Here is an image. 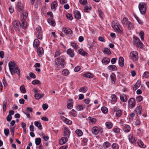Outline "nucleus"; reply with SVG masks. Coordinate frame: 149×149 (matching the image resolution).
Returning <instances> with one entry per match:
<instances>
[{
	"instance_id": "obj_1",
	"label": "nucleus",
	"mask_w": 149,
	"mask_h": 149,
	"mask_svg": "<svg viewBox=\"0 0 149 149\" xmlns=\"http://www.w3.org/2000/svg\"><path fill=\"white\" fill-rule=\"evenodd\" d=\"M9 70L12 75L16 73L18 76L20 74V70L14 61H11L8 63Z\"/></svg>"
},
{
	"instance_id": "obj_2",
	"label": "nucleus",
	"mask_w": 149,
	"mask_h": 149,
	"mask_svg": "<svg viewBox=\"0 0 149 149\" xmlns=\"http://www.w3.org/2000/svg\"><path fill=\"white\" fill-rule=\"evenodd\" d=\"M65 58L64 56H61L60 57L55 59V65L56 68H63L64 67V65L65 64Z\"/></svg>"
},
{
	"instance_id": "obj_3",
	"label": "nucleus",
	"mask_w": 149,
	"mask_h": 149,
	"mask_svg": "<svg viewBox=\"0 0 149 149\" xmlns=\"http://www.w3.org/2000/svg\"><path fill=\"white\" fill-rule=\"evenodd\" d=\"M139 8L141 13L142 14H145L146 11V4L145 3H140L139 5Z\"/></svg>"
},
{
	"instance_id": "obj_4",
	"label": "nucleus",
	"mask_w": 149,
	"mask_h": 149,
	"mask_svg": "<svg viewBox=\"0 0 149 149\" xmlns=\"http://www.w3.org/2000/svg\"><path fill=\"white\" fill-rule=\"evenodd\" d=\"M92 133L93 134L96 135L98 134L99 132L102 133L103 132L102 129L100 127H98L97 126L93 127L91 129Z\"/></svg>"
},
{
	"instance_id": "obj_5",
	"label": "nucleus",
	"mask_w": 149,
	"mask_h": 149,
	"mask_svg": "<svg viewBox=\"0 0 149 149\" xmlns=\"http://www.w3.org/2000/svg\"><path fill=\"white\" fill-rule=\"evenodd\" d=\"M13 29H15L16 31H20L21 29L20 26V22L18 21H15L12 23Z\"/></svg>"
},
{
	"instance_id": "obj_6",
	"label": "nucleus",
	"mask_w": 149,
	"mask_h": 149,
	"mask_svg": "<svg viewBox=\"0 0 149 149\" xmlns=\"http://www.w3.org/2000/svg\"><path fill=\"white\" fill-rule=\"evenodd\" d=\"M134 44L137 47L141 48L142 47L143 43L140 41V40L136 37H134Z\"/></svg>"
},
{
	"instance_id": "obj_7",
	"label": "nucleus",
	"mask_w": 149,
	"mask_h": 149,
	"mask_svg": "<svg viewBox=\"0 0 149 149\" xmlns=\"http://www.w3.org/2000/svg\"><path fill=\"white\" fill-rule=\"evenodd\" d=\"M130 58L133 61H136L138 59L137 53L136 51H132L130 54Z\"/></svg>"
},
{
	"instance_id": "obj_8",
	"label": "nucleus",
	"mask_w": 149,
	"mask_h": 149,
	"mask_svg": "<svg viewBox=\"0 0 149 149\" xmlns=\"http://www.w3.org/2000/svg\"><path fill=\"white\" fill-rule=\"evenodd\" d=\"M128 103L129 107L133 108L135 105V100L133 98H130L128 101Z\"/></svg>"
},
{
	"instance_id": "obj_9",
	"label": "nucleus",
	"mask_w": 149,
	"mask_h": 149,
	"mask_svg": "<svg viewBox=\"0 0 149 149\" xmlns=\"http://www.w3.org/2000/svg\"><path fill=\"white\" fill-rule=\"evenodd\" d=\"M21 23H20V26L23 29H25L27 27V22L24 20H21Z\"/></svg>"
},
{
	"instance_id": "obj_10",
	"label": "nucleus",
	"mask_w": 149,
	"mask_h": 149,
	"mask_svg": "<svg viewBox=\"0 0 149 149\" xmlns=\"http://www.w3.org/2000/svg\"><path fill=\"white\" fill-rule=\"evenodd\" d=\"M16 6L18 11L19 12H22L23 9L22 4L20 2H18L17 3Z\"/></svg>"
},
{
	"instance_id": "obj_11",
	"label": "nucleus",
	"mask_w": 149,
	"mask_h": 149,
	"mask_svg": "<svg viewBox=\"0 0 149 149\" xmlns=\"http://www.w3.org/2000/svg\"><path fill=\"white\" fill-rule=\"evenodd\" d=\"M64 33L68 35H70L72 34V30L68 28H64L63 29Z\"/></svg>"
},
{
	"instance_id": "obj_12",
	"label": "nucleus",
	"mask_w": 149,
	"mask_h": 149,
	"mask_svg": "<svg viewBox=\"0 0 149 149\" xmlns=\"http://www.w3.org/2000/svg\"><path fill=\"white\" fill-rule=\"evenodd\" d=\"M68 138L66 137H62L59 140V143L61 145H63L66 143L68 141Z\"/></svg>"
},
{
	"instance_id": "obj_13",
	"label": "nucleus",
	"mask_w": 149,
	"mask_h": 149,
	"mask_svg": "<svg viewBox=\"0 0 149 149\" xmlns=\"http://www.w3.org/2000/svg\"><path fill=\"white\" fill-rule=\"evenodd\" d=\"M64 135L65 137L68 138L70 134V131L69 129L66 127H65L64 129Z\"/></svg>"
},
{
	"instance_id": "obj_14",
	"label": "nucleus",
	"mask_w": 149,
	"mask_h": 149,
	"mask_svg": "<svg viewBox=\"0 0 149 149\" xmlns=\"http://www.w3.org/2000/svg\"><path fill=\"white\" fill-rule=\"evenodd\" d=\"M117 108L116 107L114 108L113 110L114 111H116V116L117 117H119L122 114V112L120 110H116Z\"/></svg>"
},
{
	"instance_id": "obj_15",
	"label": "nucleus",
	"mask_w": 149,
	"mask_h": 149,
	"mask_svg": "<svg viewBox=\"0 0 149 149\" xmlns=\"http://www.w3.org/2000/svg\"><path fill=\"white\" fill-rule=\"evenodd\" d=\"M28 16V13L26 10H24L22 13V15H21V19L25 20L27 17Z\"/></svg>"
},
{
	"instance_id": "obj_16",
	"label": "nucleus",
	"mask_w": 149,
	"mask_h": 149,
	"mask_svg": "<svg viewBox=\"0 0 149 149\" xmlns=\"http://www.w3.org/2000/svg\"><path fill=\"white\" fill-rule=\"evenodd\" d=\"M73 106V101L72 99L69 100L68 101V104L67 105V107L68 109H70Z\"/></svg>"
},
{
	"instance_id": "obj_17",
	"label": "nucleus",
	"mask_w": 149,
	"mask_h": 149,
	"mask_svg": "<svg viewBox=\"0 0 149 149\" xmlns=\"http://www.w3.org/2000/svg\"><path fill=\"white\" fill-rule=\"evenodd\" d=\"M74 15L75 18L77 19H79L81 18L80 13L77 10H76L74 12Z\"/></svg>"
},
{
	"instance_id": "obj_18",
	"label": "nucleus",
	"mask_w": 149,
	"mask_h": 149,
	"mask_svg": "<svg viewBox=\"0 0 149 149\" xmlns=\"http://www.w3.org/2000/svg\"><path fill=\"white\" fill-rule=\"evenodd\" d=\"M67 54L69 55L70 57H73L74 55V50H72L71 49H69L67 50Z\"/></svg>"
},
{
	"instance_id": "obj_19",
	"label": "nucleus",
	"mask_w": 149,
	"mask_h": 149,
	"mask_svg": "<svg viewBox=\"0 0 149 149\" xmlns=\"http://www.w3.org/2000/svg\"><path fill=\"white\" fill-rule=\"evenodd\" d=\"M37 52L38 55L40 56H42V54L44 53V51L42 48L39 47L37 49Z\"/></svg>"
},
{
	"instance_id": "obj_20",
	"label": "nucleus",
	"mask_w": 149,
	"mask_h": 149,
	"mask_svg": "<svg viewBox=\"0 0 149 149\" xmlns=\"http://www.w3.org/2000/svg\"><path fill=\"white\" fill-rule=\"evenodd\" d=\"M88 120H89V123L90 124H94L96 122V120L95 118L89 117H88Z\"/></svg>"
},
{
	"instance_id": "obj_21",
	"label": "nucleus",
	"mask_w": 149,
	"mask_h": 149,
	"mask_svg": "<svg viewBox=\"0 0 149 149\" xmlns=\"http://www.w3.org/2000/svg\"><path fill=\"white\" fill-rule=\"evenodd\" d=\"M111 82L112 84L115 83L116 81V75L114 73H112L110 76Z\"/></svg>"
},
{
	"instance_id": "obj_22",
	"label": "nucleus",
	"mask_w": 149,
	"mask_h": 149,
	"mask_svg": "<svg viewBox=\"0 0 149 149\" xmlns=\"http://www.w3.org/2000/svg\"><path fill=\"white\" fill-rule=\"evenodd\" d=\"M137 143L139 146L141 148H144L146 147V146L144 144L143 142L140 139L138 140Z\"/></svg>"
},
{
	"instance_id": "obj_23",
	"label": "nucleus",
	"mask_w": 149,
	"mask_h": 149,
	"mask_svg": "<svg viewBox=\"0 0 149 149\" xmlns=\"http://www.w3.org/2000/svg\"><path fill=\"white\" fill-rule=\"evenodd\" d=\"M118 63L119 65L121 67H123L124 65V59L122 57H120L118 59Z\"/></svg>"
},
{
	"instance_id": "obj_24",
	"label": "nucleus",
	"mask_w": 149,
	"mask_h": 149,
	"mask_svg": "<svg viewBox=\"0 0 149 149\" xmlns=\"http://www.w3.org/2000/svg\"><path fill=\"white\" fill-rule=\"evenodd\" d=\"M43 96V94L36 93L34 95V97L36 100H39L42 98Z\"/></svg>"
},
{
	"instance_id": "obj_25",
	"label": "nucleus",
	"mask_w": 149,
	"mask_h": 149,
	"mask_svg": "<svg viewBox=\"0 0 149 149\" xmlns=\"http://www.w3.org/2000/svg\"><path fill=\"white\" fill-rule=\"evenodd\" d=\"M35 125L38 128L39 130L42 129V125L41 123L39 121H36L35 122Z\"/></svg>"
},
{
	"instance_id": "obj_26",
	"label": "nucleus",
	"mask_w": 149,
	"mask_h": 149,
	"mask_svg": "<svg viewBox=\"0 0 149 149\" xmlns=\"http://www.w3.org/2000/svg\"><path fill=\"white\" fill-rule=\"evenodd\" d=\"M141 82L137 81L135 84L133 86V90H136L140 86Z\"/></svg>"
},
{
	"instance_id": "obj_27",
	"label": "nucleus",
	"mask_w": 149,
	"mask_h": 149,
	"mask_svg": "<svg viewBox=\"0 0 149 149\" xmlns=\"http://www.w3.org/2000/svg\"><path fill=\"white\" fill-rule=\"evenodd\" d=\"M131 128L130 126L126 125L124 126L123 129V130L126 132H129Z\"/></svg>"
},
{
	"instance_id": "obj_28",
	"label": "nucleus",
	"mask_w": 149,
	"mask_h": 149,
	"mask_svg": "<svg viewBox=\"0 0 149 149\" xmlns=\"http://www.w3.org/2000/svg\"><path fill=\"white\" fill-rule=\"evenodd\" d=\"M39 45V41L37 39H36L33 42V45L34 47L37 48Z\"/></svg>"
},
{
	"instance_id": "obj_29",
	"label": "nucleus",
	"mask_w": 149,
	"mask_h": 149,
	"mask_svg": "<svg viewBox=\"0 0 149 149\" xmlns=\"http://www.w3.org/2000/svg\"><path fill=\"white\" fill-rule=\"evenodd\" d=\"M141 107L140 106H138L136 108V112L137 115H141Z\"/></svg>"
},
{
	"instance_id": "obj_30",
	"label": "nucleus",
	"mask_w": 149,
	"mask_h": 149,
	"mask_svg": "<svg viewBox=\"0 0 149 149\" xmlns=\"http://www.w3.org/2000/svg\"><path fill=\"white\" fill-rule=\"evenodd\" d=\"M128 137L129 141L132 143H134L135 141V138L132 134L130 135Z\"/></svg>"
},
{
	"instance_id": "obj_31",
	"label": "nucleus",
	"mask_w": 149,
	"mask_h": 149,
	"mask_svg": "<svg viewBox=\"0 0 149 149\" xmlns=\"http://www.w3.org/2000/svg\"><path fill=\"white\" fill-rule=\"evenodd\" d=\"M120 100L123 102H126L127 100V96L125 95H123L120 96Z\"/></svg>"
},
{
	"instance_id": "obj_32",
	"label": "nucleus",
	"mask_w": 149,
	"mask_h": 149,
	"mask_svg": "<svg viewBox=\"0 0 149 149\" xmlns=\"http://www.w3.org/2000/svg\"><path fill=\"white\" fill-rule=\"evenodd\" d=\"M110 61V60L109 58H104L102 61V63L106 65L108 64Z\"/></svg>"
},
{
	"instance_id": "obj_33",
	"label": "nucleus",
	"mask_w": 149,
	"mask_h": 149,
	"mask_svg": "<svg viewBox=\"0 0 149 149\" xmlns=\"http://www.w3.org/2000/svg\"><path fill=\"white\" fill-rule=\"evenodd\" d=\"M91 9V7L90 6H86L84 7V11L85 12H87Z\"/></svg>"
},
{
	"instance_id": "obj_34",
	"label": "nucleus",
	"mask_w": 149,
	"mask_h": 149,
	"mask_svg": "<svg viewBox=\"0 0 149 149\" xmlns=\"http://www.w3.org/2000/svg\"><path fill=\"white\" fill-rule=\"evenodd\" d=\"M57 3L56 1H54L51 4V8L52 9L56 10V8L57 6Z\"/></svg>"
},
{
	"instance_id": "obj_35",
	"label": "nucleus",
	"mask_w": 149,
	"mask_h": 149,
	"mask_svg": "<svg viewBox=\"0 0 149 149\" xmlns=\"http://www.w3.org/2000/svg\"><path fill=\"white\" fill-rule=\"evenodd\" d=\"M84 76L89 78H92L93 77V75L90 72H87L83 75Z\"/></svg>"
},
{
	"instance_id": "obj_36",
	"label": "nucleus",
	"mask_w": 149,
	"mask_h": 149,
	"mask_svg": "<svg viewBox=\"0 0 149 149\" xmlns=\"http://www.w3.org/2000/svg\"><path fill=\"white\" fill-rule=\"evenodd\" d=\"M108 68L109 70H117V68L114 65H109L108 67Z\"/></svg>"
},
{
	"instance_id": "obj_37",
	"label": "nucleus",
	"mask_w": 149,
	"mask_h": 149,
	"mask_svg": "<svg viewBox=\"0 0 149 149\" xmlns=\"http://www.w3.org/2000/svg\"><path fill=\"white\" fill-rule=\"evenodd\" d=\"M78 51L79 54L83 56H86L87 55V53L82 49H79Z\"/></svg>"
},
{
	"instance_id": "obj_38",
	"label": "nucleus",
	"mask_w": 149,
	"mask_h": 149,
	"mask_svg": "<svg viewBox=\"0 0 149 149\" xmlns=\"http://www.w3.org/2000/svg\"><path fill=\"white\" fill-rule=\"evenodd\" d=\"M129 22L128 21L126 17L124 18L122 21L123 24L124 25H127Z\"/></svg>"
},
{
	"instance_id": "obj_39",
	"label": "nucleus",
	"mask_w": 149,
	"mask_h": 149,
	"mask_svg": "<svg viewBox=\"0 0 149 149\" xmlns=\"http://www.w3.org/2000/svg\"><path fill=\"white\" fill-rule=\"evenodd\" d=\"M3 110L4 112H5L6 110V105L7 104V102L6 100H5L3 102Z\"/></svg>"
},
{
	"instance_id": "obj_40",
	"label": "nucleus",
	"mask_w": 149,
	"mask_h": 149,
	"mask_svg": "<svg viewBox=\"0 0 149 149\" xmlns=\"http://www.w3.org/2000/svg\"><path fill=\"white\" fill-rule=\"evenodd\" d=\"M48 22L49 24H51L53 26H55V21L51 19H48Z\"/></svg>"
},
{
	"instance_id": "obj_41",
	"label": "nucleus",
	"mask_w": 149,
	"mask_h": 149,
	"mask_svg": "<svg viewBox=\"0 0 149 149\" xmlns=\"http://www.w3.org/2000/svg\"><path fill=\"white\" fill-rule=\"evenodd\" d=\"M106 125L108 128L110 129L112 127L113 124L111 122H109L106 123Z\"/></svg>"
},
{
	"instance_id": "obj_42",
	"label": "nucleus",
	"mask_w": 149,
	"mask_h": 149,
	"mask_svg": "<svg viewBox=\"0 0 149 149\" xmlns=\"http://www.w3.org/2000/svg\"><path fill=\"white\" fill-rule=\"evenodd\" d=\"M75 132L79 136H81L83 134V132L80 130L77 129L75 131Z\"/></svg>"
},
{
	"instance_id": "obj_43",
	"label": "nucleus",
	"mask_w": 149,
	"mask_h": 149,
	"mask_svg": "<svg viewBox=\"0 0 149 149\" xmlns=\"http://www.w3.org/2000/svg\"><path fill=\"white\" fill-rule=\"evenodd\" d=\"M20 90L21 92L22 93H25L26 92V90L24 86L23 85H22L20 87Z\"/></svg>"
},
{
	"instance_id": "obj_44",
	"label": "nucleus",
	"mask_w": 149,
	"mask_h": 149,
	"mask_svg": "<svg viewBox=\"0 0 149 149\" xmlns=\"http://www.w3.org/2000/svg\"><path fill=\"white\" fill-rule=\"evenodd\" d=\"M101 110L102 112L104 113H107L108 111V109L105 107H103L101 108Z\"/></svg>"
},
{
	"instance_id": "obj_45",
	"label": "nucleus",
	"mask_w": 149,
	"mask_h": 149,
	"mask_svg": "<svg viewBox=\"0 0 149 149\" xmlns=\"http://www.w3.org/2000/svg\"><path fill=\"white\" fill-rule=\"evenodd\" d=\"M41 142V139L40 138H36L35 139V143L37 145H39Z\"/></svg>"
},
{
	"instance_id": "obj_46",
	"label": "nucleus",
	"mask_w": 149,
	"mask_h": 149,
	"mask_svg": "<svg viewBox=\"0 0 149 149\" xmlns=\"http://www.w3.org/2000/svg\"><path fill=\"white\" fill-rule=\"evenodd\" d=\"M61 54V52H60V50L59 49H57L55 52L54 55V57H56L59 56Z\"/></svg>"
},
{
	"instance_id": "obj_47",
	"label": "nucleus",
	"mask_w": 149,
	"mask_h": 149,
	"mask_svg": "<svg viewBox=\"0 0 149 149\" xmlns=\"http://www.w3.org/2000/svg\"><path fill=\"white\" fill-rule=\"evenodd\" d=\"M111 26L112 27V28L114 29V30H117V29H118V25L117 24V23H116V24L115 23H112V24H111Z\"/></svg>"
},
{
	"instance_id": "obj_48",
	"label": "nucleus",
	"mask_w": 149,
	"mask_h": 149,
	"mask_svg": "<svg viewBox=\"0 0 149 149\" xmlns=\"http://www.w3.org/2000/svg\"><path fill=\"white\" fill-rule=\"evenodd\" d=\"M66 15L68 19H69L70 20H72L73 19V17L71 14L68 13L66 14Z\"/></svg>"
},
{
	"instance_id": "obj_49",
	"label": "nucleus",
	"mask_w": 149,
	"mask_h": 149,
	"mask_svg": "<svg viewBox=\"0 0 149 149\" xmlns=\"http://www.w3.org/2000/svg\"><path fill=\"white\" fill-rule=\"evenodd\" d=\"M76 111L74 109H72L70 112V113L73 116H75L76 115Z\"/></svg>"
},
{
	"instance_id": "obj_50",
	"label": "nucleus",
	"mask_w": 149,
	"mask_h": 149,
	"mask_svg": "<svg viewBox=\"0 0 149 149\" xmlns=\"http://www.w3.org/2000/svg\"><path fill=\"white\" fill-rule=\"evenodd\" d=\"M79 3L82 5H85L87 3V0H79Z\"/></svg>"
},
{
	"instance_id": "obj_51",
	"label": "nucleus",
	"mask_w": 149,
	"mask_h": 149,
	"mask_svg": "<svg viewBox=\"0 0 149 149\" xmlns=\"http://www.w3.org/2000/svg\"><path fill=\"white\" fill-rule=\"evenodd\" d=\"M103 52L106 53L107 54L110 55L111 54V52L110 50L107 48H104Z\"/></svg>"
},
{
	"instance_id": "obj_52",
	"label": "nucleus",
	"mask_w": 149,
	"mask_h": 149,
	"mask_svg": "<svg viewBox=\"0 0 149 149\" xmlns=\"http://www.w3.org/2000/svg\"><path fill=\"white\" fill-rule=\"evenodd\" d=\"M32 83L33 85H36L37 84H41L39 80L36 79L33 81Z\"/></svg>"
},
{
	"instance_id": "obj_53",
	"label": "nucleus",
	"mask_w": 149,
	"mask_h": 149,
	"mask_svg": "<svg viewBox=\"0 0 149 149\" xmlns=\"http://www.w3.org/2000/svg\"><path fill=\"white\" fill-rule=\"evenodd\" d=\"M42 136L43 137V139L45 141H47L49 139V137L46 135H45V134L44 133H42Z\"/></svg>"
},
{
	"instance_id": "obj_54",
	"label": "nucleus",
	"mask_w": 149,
	"mask_h": 149,
	"mask_svg": "<svg viewBox=\"0 0 149 149\" xmlns=\"http://www.w3.org/2000/svg\"><path fill=\"white\" fill-rule=\"evenodd\" d=\"M110 145V143L108 142L107 141L105 142L103 144V146L104 147H105L106 148H108L109 146Z\"/></svg>"
},
{
	"instance_id": "obj_55",
	"label": "nucleus",
	"mask_w": 149,
	"mask_h": 149,
	"mask_svg": "<svg viewBox=\"0 0 149 149\" xmlns=\"http://www.w3.org/2000/svg\"><path fill=\"white\" fill-rule=\"evenodd\" d=\"M97 44L96 42H93L91 44V45H90L89 48L91 49L93 48V47H95L97 46Z\"/></svg>"
},
{
	"instance_id": "obj_56",
	"label": "nucleus",
	"mask_w": 149,
	"mask_h": 149,
	"mask_svg": "<svg viewBox=\"0 0 149 149\" xmlns=\"http://www.w3.org/2000/svg\"><path fill=\"white\" fill-rule=\"evenodd\" d=\"M128 28L129 30L133 29V26L132 24L130 22H129L128 24Z\"/></svg>"
},
{
	"instance_id": "obj_57",
	"label": "nucleus",
	"mask_w": 149,
	"mask_h": 149,
	"mask_svg": "<svg viewBox=\"0 0 149 149\" xmlns=\"http://www.w3.org/2000/svg\"><path fill=\"white\" fill-rule=\"evenodd\" d=\"M111 100L112 101L115 102L116 101V95L114 94L112 95L111 96Z\"/></svg>"
},
{
	"instance_id": "obj_58",
	"label": "nucleus",
	"mask_w": 149,
	"mask_h": 149,
	"mask_svg": "<svg viewBox=\"0 0 149 149\" xmlns=\"http://www.w3.org/2000/svg\"><path fill=\"white\" fill-rule=\"evenodd\" d=\"M143 98L142 96L139 95L136 98V101L140 102L143 100Z\"/></svg>"
},
{
	"instance_id": "obj_59",
	"label": "nucleus",
	"mask_w": 149,
	"mask_h": 149,
	"mask_svg": "<svg viewBox=\"0 0 149 149\" xmlns=\"http://www.w3.org/2000/svg\"><path fill=\"white\" fill-rule=\"evenodd\" d=\"M9 133V131L8 129H5L4 130V133L6 136H8Z\"/></svg>"
},
{
	"instance_id": "obj_60",
	"label": "nucleus",
	"mask_w": 149,
	"mask_h": 149,
	"mask_svg": "<svg viewBox=\"0 0 149 149\" xmlns=\"http://www.w3.org/2000/svg\"><path fill=\"white\" fill-rule=\"evenodd\" d=\"M87 90L85 87H83L79 89V91L80 92H83L84 93H85Z\"/></svg>"
},
{
	"instance_id": "obj_61",
	"label": "nucleus",
	"mask_w": 149,
	"mask_h": 149,
	"mask_svg": "<svg viewBox=\"0 0 149 149\" xmlns=\"http://www.w3.org/2000/svg\"><path fill=\"white\" fill-rule=\"evenodd\" d=\"M36 31L37 33H41L42 31L41 30V27L40 26L37 27L36 29Z\"/></svg>"
},
{
	"instance_id": "obj_62",
	"label": "nucleus",
	"mask_w": 149,
	"mask_h": 149,
	"mask_svg": "<svg viewBox=\"0 0 149 149\" xmlns=\"http://www.w3.org/2000/svg\"><path fill=\"white\" fill-rule=\"evenodd\" d=\"M144 33L143 31H141L139 33V35L142 40L144 39Z\"/></svg>"
},
{
	"instance_id": "obj_63",
	"label": "nucleus",
	"mask_w": 149,
	"mask_h": 149,
	"mask_svg": "<svg viewBox=\"0 0 149 149\" xmlns=\"http://www.w3.org/2000/svg\"><path fill=\"white\" fill-rule=\"evenodd\" d=\"M149 76V72H146L143 74V77L147 78Z\"/></svg>"
},
{
	"instance_id": "obj_64",
	"label": "nucleus",
	"mask_w": 149,
	"mask_h": 149,
	"mask_svg": "<svg viewBox=\"0 0 149 149\" xmlns=\"http://www.w3.org/2000/svg\"><path fill=\"white\" fill-rule=\"evenodd\" d=\"M112 147L113 149H118V144L116 143H113L112 145Z\"/></svg>"
}]
</instances>
